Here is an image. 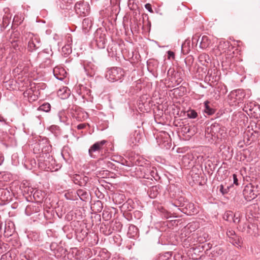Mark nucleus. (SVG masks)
<instances>
[{
  "label": "nucleus",
  "instance_id": "4468645a",
  "mask_svg": "<svg viewBox=\"0 0 260 260\" xmlns=\"http://www.w3.org/2000/svg\"><path fill=\"white\" fill-rule=\"evenodd\" d=\"M66 72L62 68L55 67L53 69V74L55 77L60 81H62L66 77L65 74Z\"/></svg>",
  "mask_w": 260,
  "mask_h": 260
},
{
  "label": "nucleus",
  "instance_id": "7ed1b4c3",
  "mask_svg": "<svg viewBox=\"0 0 260 260\" xmlns=\"http://www.w3.org/2000/svg\"><path fill=\"white\" fill-rule=\"evenodd\" d=\"M106 35L101 28L98 29L94 34L93 44H95L98 48L104 49L106 46Z\"/></svg>",
  "mask_w": 260,
  "mask_h": 260
},
{
  "label": "nucleus",
  "instance_id": "6e6d98bb",
  "mask_svg": "<svg viewBox=\"0 0 260 260\" xmlns=\"http://www.w3.org/2000/svg\"><path fill=\"white\" fill-rule=\"evenodd\" d=\"M108 164L112 165V163H111L110 162H109Z\"/></svg>",
  "mask_w": 260,
  "mask_h": 260
},
{
  "label": "nucleus",
  "instance_id": "49530a36",
  "mask_svg": "<svg viewBox=\"0 0 260 260\" xmlns=\"http://www.w3.org/2000/svg\"><path fill=\"white\" fill-rule=\"evenodd\" d=\"M4 157L1 155V154L0 153V166L3 164L4 161Z\"/></svg>",
  "mask_w": 260,
  "mask_h": 260
},
{
  "label": "nucleus",
  "instance_id": "f704fd0d",
  "mask_svg": "<svg viewBox=\"0 0 260 260\" xmlns=\"http://www.w3.org/2000/svg\"><path fill=\"white\" fill-rule=\"evenodd\" d=\"M232 240L233 241H231V242H232L234 245L240 246V240L238 236H237V238L233 237Z\"/></svg>",
  "mask_w": 260,
  "mask_h": 260
},
{
  "label": "nucleus",
  "instance_id": "9b49d317",
  "mask_svg": "<svg viewBox=\"0 0 260 260\" xmlns=\"http://www.w3.org/2000/svg\"><path fill=\"white\" fill-rule=\"evenodd\" d=\"M12 193L8 188H0V200L8 202L12 199Z\"/></svg>",
  "mask_w": 260,
  "mask_h": 260
},
{
  "label": "nucleus",
  "instance_id": "ea45409f",
  "mask_svg": "<svg viewBox=\"0 0 260 260\" xmlns=\"http://www.w3.org/2000/svg\"><path fill=\"white\" fill-rule=\"evenodd\" d=\"M63 114L62 113H59L57 115V117L59 119L60 122H62L63 123L65 122V120L63 118H62V115Z\"/></svg>",
  "mask_w": 260,
  "mask_h": 260
},
{
  "label": "nucleus",
  "instance_id": "0eeeda50",
  "mask_svg": "<svg viewBox=\"0 0 260 260\" xmlns=\"http://www.w3.org/2000/svg\"><path fill=\"white\" fill-rule=\"evenodd\" d=\"M254 186L251 183L246 185L243 191L245 199L247 201H251L255 199L259 193L255 192Z\"/></svg>",
  "mask_w": 260,
  "mask_h": 260
},
{
  "label": "nucleus",
  "instance_id": "9d476101",
  "mask_svg": "<svg viewBox=\"0 0 260 260\" xmlns=\"http://www.w3.org/2000/svg\"><path fill=\"white\" fill-rule=\"evenodd\" d=\"M141 139V134L140 130H135L131 134L128 142L131 145H136L140 143Z\"/></svg>",
  "mask_w": 260,
  "mask_h": 260
},
{
  "label": "nucleus",
  "instance_id": "58836bf2",
  "mask_svg": "<svg viewBox=\"0 0 260 260\" xmlns=\"http://www.w3.org/2000/svg\"><path fill=\"white\" fill-rule=\"evenodd\" d=\"M168 55L169 59L174 58L175 57L174 53L171 51H168Z\"/></svg>",
  "mask_w": 260,
  "mask_h": 260
},
{
  "label": "nucleus",
  "instance_id": "dca6fc26",
  "mask_svg": "<svg viewBox=\"0 0 260 260\" xmlns=\"http://www.w3.org/2000/svg\"><path fill=\"white\" fill-rule=\"evenodd\" d=\"M45 193L42 190H37L35 191L33 197L36 202L42 203L45 198Z\"/></svg>",
  "mask_w": 260,
  "mask_h": 260
},
{
  "label": "nucleus",
  "instance_id": "f8f14e48",
  "mask_svg": "<svg viewBox=\"0 0 260 260\" xmlns=\"http://www.w3.org/2000/svg\"><path fill=\"white\" fill-rule=\"evenodd\" d=\"M243 110L246 112L249 110L250 112H253L254 113H259L260 114V105H256L253 103H249L245 105Z\"/></svg>",
  "mask_w": 260,
  "mask_h": 260
},
{
  "label": "nucleus",
  "instance_id": "a878e982",
  "mask_svg": "<svg viewBox=\"0 0 260 260\" xmlns=\"http://www.w3.org/2000/svg\"><path fill=\"white\" fill-rule=\"evenodd\" d=\"M77 193L82 200H84L87 198L88 196L87 192L83 189H78L77 191Z\"/></svg>",
  "mask_w": 260,
  "mask_h": 260
},
{
  "label": "nucleus",
  "instance_id": "a211bd4d",
  "mask_svg": "<svg viewBox=\"0 0 260 260\" xmlns=\"http://www.w3.org/2000/svg\"><path fill=\"white\" fill-rule=\"evenodd\" d=\"M211 41L209 38L206 36H203L200 43V47L202 49H206L209 47Z\"/></svg>",
  "mask_w": 260,
  "mask_h": 260
},
{
  "label": "nucleus",
  "instance_id": "a19ab883",
  "mask_svg": "<svg viewBox=\"0 0 260 260\" xmlns=\"http://www.w3.org/2000/svg\"><path fill=\"white\" fill-rule=\"evenodd\" d=\"M85 126H86L85 123H81V124H78L77 126V128L78 129H83L84 128H85Z\"/></svg>",
  "mask_w": 260,
  "mask_h": 260
},
{
  "label": "nucleus",
  "instance_id": "cd10ccee",
  "mask_svg": "<svg viewBox=\"0 0 260 260\" xmlns=\"http://www.w3.org/2000/svg\"><path fill=\"white\" fill-rule=\"evenodd\" d=\"M233 218V213L232 211H227L223 216V219L227 221H231Z\"/></svg>",
  "mask_w": 260,
  "mask_h": 260
},
{
  "label": "nucleus",
  "instance_id": "864d4df0",
  "mask_svg": "<svg viewBox=\"0 0 260 260\" xmlns=\"http://www.w3.org/2000/svg\"><path fill=\"white\" fill-rule=\"evenodd\" d=\"M71 51L70 49H68V53H69V52H71Z\"/></svg>",
  "mask_w": 260,
  "mask_h": 260
},
{
  "label": "nucleus",
  "instance_id": "2eb2a0df",
  "mask_svg": "<svg viewBox=\"0 0 260 260\" xmlns=\"http://www.w3.org/2000/svg\"><path fill=\"white\" fill-rule=\"evenodd\" d=\"M92 25V20L91 18H86L82 22V30L85 34L89 31Z\"/></svg>",
  "mask_w": 260,
  "mask_h": 260
},
{
  "label": "nucleus",
  "instance_id": "8fccbe9b",
  "mask_svg": "<svg viewBox=\"0 0 260 260\" xmlns=\"http://www.w3.org/2000/svg\"><path fill=\"white\" fill-rule=\"evenodd\" d=\"M48 49H45L44 51H43V52L44 53H49L48 51Z\"/></svg>",
  "mask_w": 260,
  "mask_h": 260
},
{
  "label": "nucleus",
  "instance_id": "37998d69",
  "mask_svg": "<svg viewBox=\"0 0 260 260\" xmlns=\"http://www.w3.org/2000/svg\"><path fill=\"white\" fill-rule=\"evenodd\" d=\"M3 23L4 25H8V23H9V20L8 19L7 17L6 16V17H3Z\"/></svg>",
  "mask_w": 260,
  "mask_h": 260
},
{
  "label": "nucleus",
  "instance_id": "6e6552de",
  "mask_svg": "<svg viewBox=\"0 0 260 260\" xmlns=\"http://www.w3.org/2000/svg\"><path fill=\"white\" fill-rule=\"evenodd\" d=\"M107 143L106 140L97 142L92 145L88 150V153L90 157L95 158L94 153L100 152L103 149V146Z\"/></svg>",
  "mask_w": 260,
  "mask_h": 260
},
{
  "label": "nucleus",
  "instance_id": "7c9ffc66",
  "mask_svg": "<svg viewBox=\"0 0 260 260\" xmlns=\"http://www.w3.org/2000/svg\"><path fill=\"white\" fill-rule=\"evenodd\" d=\"M227 236L232 240L233 239V237L237 238V235L234 231L232 230H228L226 232Z\"/></svg>",
  "mask_w": 260,
  "mask_h": 260
},
{
  "label": "nucleus",
  "instance_id": "393cba45",
  "mask_svg": "<svg viewBox=\"0 0 260 260\" xmlns=\"http://www.w3.org/2000/svg\"><path fill=\"white\" fill-rule=\"evenodd\" d=\"M185 199L183 197H180L177 201L174 203H172V205L175 207H182L185 205Z\"/></svg>",
  "mask_w": 260,
  "mask_h": 260
},
{
  "label": "nucleus",
  "instance_id": "412c9836",
  "mask_svg": "<svg viewBox=\"0 0 260 260\" xmlns=\"http://www.w3.org/2000/svg\"><path fill=\"white\" fill-rule=\"evenodd\" d=\"M204 104L205 107L204 112L209 115H213L215 111L213 108L210 107V102L208 101H206Z\"/></svg>",
  "mask_w": 260,
  "mask_h": 260
},
{
  "label": "nucleus",
  "instance_id": "c03bdc74",
  "mask_svg": "<svg viewBox=\"0 0 260 260\" xmlns=\"http://www.w3.org/2000/svg\"><path fill=\"white\" fill-rule=\"evenodd\" d=\"M145 8L148 10L149 12H152V10L151 8V5L149 4H147L145 5Z\"/></svg>",
  "mask_w": 260,
  "mask_h": 260
},
{
  "label": "nucleus",
  "instance_id": "a18cd8bd",
  "mask_svg": "<svg viewBox=\"0 0 260 260\" xmlns=\"http://www.w3.org/2000/svg\"><path fill=\"white\" fill-rule=\"evenodd\" d=\"M0 122H4L5 123H6V119L5 118H4V117H3L1 115H0Z\"/></svg>",
  "mask_w": 260,
  "mask_h": 260
},
{
  "label": "nucleus",
  "instance_id": "423d86ee",
  "mask_svg": "<svg viewBox=\"0 0 260 260\" xmlns=\"http://www.w3.org/2000/svg\"><path fill=\"white\" fill-rule=\"evenodd\" d=\"M76 14L80 16L88 15L90 12V8L88 4L80 1L77 2L74 7Z\"/></svg>",
  "mask_w": 260,
  "mask_h": 260
},
{
  "label": "nucleus",
  "instance_id": "20e7f679",
  "mask_svg": "<svg viewBox=\"0 0 260 260\" xmlns=\"http://www.w3.org/2000/svg\"><path fill=\"white\" fill-rule=\"evenodd\" d=\"M26 38L28 40V49L29 51L32 52L40 47L41 42L38 36L31 32H28L26 34Z\"/></svg>",
  "mask_w": 260,
  "mask_h": 260
},
{
  "label": "nucleus",
  "instance_id": "79ce46f5",
  "mask_svg": "<svg viewBox=\"0 0 260 260\" xmlns=\"http://www.w3.org/2000/svg\"><path fill=\"white\" fill-rule=\"evenodd\" d=\"M115 224H116V230H121L122 226V225L121 224V223L119 222H115Z\"/></svg>",
  "mask_w": 260,
  "mask_h": 260
},
{
  "label": "nucleus",
  "instance_id": "ddd939ff",
  "mask_svg": "<svg viewBox=\"0 0 260 260\" xmlns=\"http://www.w3.org/2000/svg\"><path fill=\"white\" fill-rule=\"evenodd\" d=\"M74 182L75 184H78L80 186H85L89 180V178L87 176H81L79 175H76L73 178Z\"/></svg>",
  "mask_w": 260,
  "mask_h": 260
},
{
  "label": "nucleus",
  "instance_id": "c756f323",
  "mask_svg": "<svg viewBox=\"0 0 260 260\" xmlns=\"http://www.w3.org/2000/svg\"><path fill=\"white\" fill-rule=\"evenodd\" d=\"M1 260H14L11 256V254L9 252L6 253L5 254H3L1 258Z\"/></svg>",
  "mask_w": 260,
  "mask_h": 260
},
{
  "label": "nucleus",
  "instance_id": "f03ea898",
  "mask_svg": "<svg viewBox=\"0 0 260 260\" xmlns=\"http://www.w3.org/2000/svg\"><path fill=\"white\" fill-rule=\"evenodd\" d=\"M245 98L244 91L241 89L233 90L228 95L229 103L234 105L241 103Z\"/></svg>",
  "mask_w": 260,
  "mask_h": 260
},
{
  "label": "nucleus",
  "instance_id": "39448f33",
  "mask_svg": "<svg viewBox=\"0 0 260 260\" xmlns=\"http://www.w3.org/2000/svg\"><path fill=\"white\" fill-rule=\"evenodd\" d=\"M51 146L50 145H47L45 147L42 148V155L41 156V158L39 159V161L40 162H42V161H44V163L45 165L46 166V168L49 170H51L50 166L49 164L51 162V164L55 161L52 157L50 156L49 154V152L51 151Z\"/></svg>",
  "mask_w": 260,
  "mask_h": 260
},
{
  "label": "nucleus",
  "instance_id": "4be33fe9",
  "mask_svg": "<svg viewBox=\"0 0 260 260\" xmlns=\"http://www.w3.org/2000/svg\"><path fill=\"white\" fill-rule=\"evenodd\" d=\"M58 95L62 99H65L70 95L69 90L67 91V89L63 88L62 89H60L57 92Z\"/></svg>",
  "mask_w": 260,
  "mask_h": 260
},
{
  "label": "nucleus",
  "instance_id": "72a5a7b5",
  "mask_svg": "<svg viewBox=\"0 0 260 260\" xmlns=\"http://www.w3.org/2000/svg\"><path fill=\"white\" fill-rule=\"evenodd\" d=\"M111 214H109L108 211H104L103 213V218L105 219L106 220H108L111 218Z\"/></svg>",
  "mask_w": 260,
  "mask_h": 260
},
{
  "label": "nucleus",
  "instance_id": "c9c22d12",
  "mask_svg": "<svg viewBox=\"0 0 260 260\" xmlns=\"http://www.w3.org/2000/svg\"><path fill=\"white\" fill-rule=\"evenodd\" d=\"M200 39V37L198 35H195L194 36H193L192 38V43H197L199 40Z\"/></svg>",
  "mask_w": 260,
  "mask_h": 260
},
{
  "label": "nucleus",
  "instance_id": "1a4fd4ad",
  "mask_svg": "<svg viewBox=\"0 0 260 260\" xmlns=\"http://www.w3.org/2000/svg\"><path fill=\"white\" fill-rule=\"evenodd\" d=\"M220 129V126L218 123L212 124L206 130V134H211L212 139H215L218 137V133Z\"/></svg>",
  "mask_w": 260,
  "mask_h": 260
},
{
  "label": "nucleus",
  "instance_id": "f3484780",
  "mask_svg": "<svg viewBox=\"0 0 260 260\" xmlns=\"http://www.w3.org/2000/svg\"><path fill=\"white\" fill-rule=\"evenodd\" d=\"M138 234V229L137 228L133 225L131 224L129 226L128 232H127V236L129 238H135Z\"/></svg>",
  "mask_w": 260,
  "mask_h": 260
},
{
  "label": "nucleus",
  "instance_id": "09e8293b",
  "mask_svg": "<svg viewBox=\"0 0 260 260\" xmlns=\"http://www.w3.org/2000/svg\"><path fill=\"white\" fill-rule=\"evenodd\" d=\"M5 234L6 236H11V233H7V232L6 231H5Z\"/></svg>",
  "mask_w": 260,
  "mask_h": 260
},
{
  "label": "nucleus",
  "instance_id": "5fc2aeb1",
  "mask_svg": "<svg viewBox=\"0 0 260 260\" xmlns=\"http://www.w3.org/2000/svg\"><path fill=\"white\" fill-rule=\"evenodd\" d=\"M66 49V47H65L62 48V49H63H63Z\"/></svg>",
  "mask_w": 260,
  "mask_h": 260
},
{
  "label": "nucleus",
  "instance_id": "3c124183",
  "mask_svg": "<svg viewBox=\"0 0 260 260\" xmlns=\"http://www.w3.org/2000/svg\"><path fill=\"white\" fill-rule=\"evenodd\" d=\"M31 206L30 205V206H28L26 208V210H28L29 209H31Z\"/></svg>",
  "mask_w": 260,
  "mask_h": 260
},
{
  "label": "nucleus",
  "instance_id": "f257e3e1",
  "mask_svg": "<svg viewBox=\"0 0 260 260\" xmlns=\"http://www.w3.org/2000/svg\"><path fill=\"white\" fill-rule=\"evenodd\" d=\"M124 76V71L120 68L114 67L109 69L105 77L110 82L120 80Z\"/></svg>",
  "mask_w": 260,
  "mask_h": 260
},
{
  "label": "nucleus",
  "instance_id": "5701e85b",
  "mask_svg": "<svg viewBox=\"0 0 260 260\" xmlns=\"http://www.w3.org/2000/svg\"><path fill=\"white\" fill-rule=\"evenodd\" d=\"M182 132L185 134H188V136L189 137L193 136L195 133L194 128L190 126L184 127L182 128Z\"/></svg>",
  "mask_w": 260,
  "mask_h": 260
},
{
  "label": "nucleus",
  "instance_id": "e433bc0d",
  "mask_svg": "<svg viewBox=\"0 0 260 260\" xmlns=\"http://www.w3.org/2000/svg\"><path fill=\"white\" fill-rule=\"evenodd\" d=\"M233 176L234 184L237 186L239 185L238 179L237 178V175L234 174H233Z\"/></svg>",
  "mask_w": 260,
  "mask_h": 260
},
{
  "label": "nucleus",
  "instance_id": "4c0bfd02",
  "mask_svg": "<svg viewBox=\"0 0 260 260\" xmlns=\"http://www.w3.org/2000/svg\"><path fill=\"white\" fill-rule=\"evenodd\" d=\"M95 205L99 207V209H98V210L99 211H101L103 208L102 202L100 201H98L96 202Z\"/></svg>",
  "mask_w": 260,
  "mask_h": 260
},
{
  "label": "nucleus",
  "instance_id": "6ab92c4d",
  "mask_svg": "<svg viewBox=\"0 0 260 260\" xmlns=\"http://www.w3.org/2000/svg\"><path fill=\"white\" fill-rule=\"evenodd\" d=\"M159 188L156 185L152 186L148 192L149 197L151 199L155 198L159 193Z\"/></svg>",
  "mask_w": 260,
  "mask_h": 260
},
{
  "label": "nucleus",
  "instance_id": "603ef678",
  "mask_svg": "<svg viewBox=\"0 0 260 260\" xmlns=\"http://www.w3.org/2000/svg\"><path fill=\"white\" fill-rule=\"evenodd\" d=\"M164 134L165 135H166L167 136H169V135H168V133L165 132Z\"/></svg>",
  "mask_w": 260,
  "mask_h": 260
},
{
  "label": "nucleus",
  "instance_id": "2f4dec72",
  "mask_svg": "<svg viewBox=\"0 0 260 260\" xmlns=\"http://www.w3.org/2000/svg\"><path fill=\"white\" fill-rule=\"evenodd\" d=\"M229 190V187H227L226 188H224V185L222 184H221L219 186V191L223 195L225 194H226Z\"/></svg>",
  "mask_w": 260,
  "mask_h": 260
},
{
  "label": "nucleus",
  "instance_id": "c85d7f7f",
  "mask_svg": "<svg viewBox=\"0 0 260 260\" xmlns=\"http://www.w3.org/2000/svg\"><path fill=\"white\" fill-rule=\"evenodd\" d=\"M240 215H241L240 212H236L234 214H233V218L232 219V221L236 224L239 223L240 221Z\"/></svg>",
  "mask_w": 260,
  "mask_h": 260
},
{
  "label": "nucleus",
  "instance_id": "de8ad7c7",
  "mask_svg": "<svg viewBox=\"0 0 260 260\" xmlns=\"http://www.w3.org/2000/svg\"><path fill=\"white\" fill-rule=\"evenodd\" d=\"M32 207L33 208V211H35V212H38V211H39V207H36V206H34H34H32Z\"/></svg>",
  "mask_w": 260,
  "mask_h": 260
},
{
  "label": "nucleus",
  "instance_id": "aec40b11",
  "mask_svg": "<svg viewBox=\"0 0 260 260\" xmlns=\"http://www.w3.org/2000/svg\"><path fill=\"white\" fill-rule=\"evenodd\" d=\"M229 47H230V43L229 42L221 40L219 43V45L218 46V49L221 52L220 53H222V52L223 53V52H226V50Z\"/></svg>",
  "mask_w": 260,
  "mask_h": 260
},
{
  "label": "nucleus",
  "instance_id": "473e14b6",
  "mask_svg": "<svg viewBox=\"0 0 260 260\" xmlns=\"http://www.w3.org/2000/svg\"><path fill=\"white\" fill-rule=\"evenodd\" d=\"M258 136V133L255 131L253 132L250 133V140L251 141H254L255 139H257Z\"/></svg>",
  "mask_w": 260,
  "mask_h": 260
},
{
  "label": "nucleus",
  "instance_id": "4d7b16f0",
  "mask_svg": "<svg viewBox=\"0 0 260 260\" xmlns=\"http://www.w3.org/2000/svg\"><path fill=\"white\" fill-rule=\"evenodd\" d=\"M21 260H23V259H21Z\"/></svg>",
  "mask_w": 260,
  "mask_h": 260
},
{
  "label": "nucleus",
  "instance_id": "b1692460",
  "mask_svg": "<svg viewBox=\"0 0 260 260\" xmlns=\"http://www.w3.org/2000/svg\"><path fill=\"white\" fill-rule=\"evenodd\" d=\"M51 106L48 103H45L40 106H39L37 110L38 111H44L48 112L50 110Z\"/></svg>",
  "mask_w": 260,
  "mask_h": 260
},
{
  "label": "nucleus",
  "instance_id": "bb28decb",
  "mask_svg": "<svg viewBox=\"0 0 260 260\" xmlns=\"http://www.w3.org/2000/svg\"><path fill=\"white\" fill-rule=\"evenodd\" d=\"M187 116L189 118L194 119L197 117L198 113L194 110H189L187 111Z\"/></svg>",
  "mask_w": 260,
  "mask_h": 260
}]
</instances>
